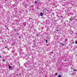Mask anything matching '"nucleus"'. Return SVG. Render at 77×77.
<instances>
[{
  "instance_id": "20e7f679",
  "label": "nucleus",
  "mask_w": 77,
  "mask_h": 77,
  "mask_svg": "<svg viewBox=\"0 0 77 77\" xmlns=\"http://www.w3.org/2000/svg\"><path fill=\"white\" fill-rule=\"evenodd\" d=\"M35 4H37L38 3L37 2L35 1Z\"/></svg>"
},
{
  "instance_id": "9d476101",
  "label": "nucleus",
  "mask_w": 77,
  "mask_h": 77,
  "mask_svg": "<svg viewBox=\"0 0 77 77\" xmlns=\"http://www.w3.org/2000/svg\"><path fill=\"white\" fill-rule=\"evenodd\" d=\"M74 71H76L77 70H76L75 69H74Z\"/></svg>"
},
{
  "instance_id": "f3484780",
  "label": "nucleus",
  "mask_w": 77,
  "mask_h": 77,
  "mask_svg": "<svg viewBox=\"0 0 77 77\" xmlns=\"http://www.w3.org/2000/svg\"><path fill=\"white\" fill-rule=\"evenodd\" d=\"M45 11V10H42V11Z\"/></svg>"
},
{
  "instance_id": "4468645a",
  "label": "nucleus",
  "mask_w": 77,
  "mask_h": 77,
  "mask_svg": "<svg viewBox=\"0 0 77 77\" xmlns=\"http://www.w3.org/2000/svg\"><path fill=\"white\" fill-rule=\"evenodd\" d=\"M0 58H2V56H0Z\"/></svg>"
},
{
  "instance_id": "aec40b11",
  "label": "nucleus",
  "mask_w": 77,
  "mask_h": 77,
  "mask_svg": "<svg viewBox=\"0 0 77 77\" xmlns=\"http://www.w3.org/2000/svg\"><path fill=\"white\" fill-rule=\"evenodd\" d=\"M63 44V45H64V44Z\"/></svg>"
},
{
  "instance_id": "f03ea898",
  "label": "nucleus",
  "mask_w": 77,
  "mask_h": 77,
  "mask_svg": "<svg viewBox=\"0 0 77 77\" xmlns=\"http://www.w3.org/2000/svg\"><path fill=\"white\" fill-rule=\"evenodd\" d=\"M9 68H10V69H11V68H12V67L10 66V65H9Z\"/></svg>"
},
{
  "instance_id": "7ed1b4c3",
  "label": "nucleus",
  "mask_w": 77,
  "mask_h": 77,
  "mask_svg": "<svg viewBox=\"0 0 77 77\" xmlns=\"http://www.w3.org/2000/svg\"><path fill=\"white\" fill-rule=\"evenodd\" d=\"M57 74H58V73H56L55 75V76H57Z\"/></svg>"
},
{
  "instance_id": "423d86ee",
  "label": "nucleus",
  "mask_w": 77,
  "mask_h": 77,
  "mask_svg": "<svg viewBox=\"0 0 77 77\" xmlns=\"http://www.w3.org/2000/svg\"><path fill=\"white\" fill-rule=\"evenodd\" d=\"M14 32H16V29H14Z\"/></svg>"
},
{
  "instance_id": "a211bd4d",
  "label": "nucleus",
  "mask_w": 77,
  "mask_h": 77,
  "mask_svg": "<svg viewBox=\"0 0 77 77\" xmlns=\"http://www.w3.org/2000/svg\"><path fill=\"white\" fill-rule=\"evenodd\" d=\"M21 38V37L20 36L19 37V38Z\"/></svg>"
},
{
  "instance_id": "9b49d317",
  "label": "nucleus",
  "mask_w": 77,
  "mask_h": 77,
  "mask_svg": "<svg viewBox=\"0 0 77 77\" xmlns=\"http://www.w3.org/2000/svg\"><path fill=\"white\" fill-rule=\"evenodd\" d=\"M45 10H47V11H48V9L47 8H45Z\"/></svg>"
},
{
  "instance_id": "2eb2a0df",
  "label": "nucleus",
  "mask_w": 77,
  "mask_h": 77,
  "mask_svg": "<svg viewBox=\"0 0 77 77\" xmlns=\"http://www.w3.org/2000/svg\"><path fill=\"white\" fill-rule=\"evenodd\" d=\"M2 42H4V41H2Z\"/></svg>"
},
{
  "instance_id": "a878e982",
  "label": "nucleus",
  "mask_w": 77,
  "mask_h": 77,
  "mask_svg": "<svg viewBox=\"0 0 77 77\" xmlns=\"http://www.w3.org/2000/svg\"><path fill=\"white\" fill-rule=\"evenodd\" d=\"M60 44H62V43H60Z\"/></svg>"
},
{
  "instance_id": "f257e3e1",
  "label": "nucleus",
  "mask_w": 77,
  "mask_h": 77,
  "mask_svg": "<svg viewBox=\"0 0 77 77\" xmlns=\"http://www.w3.org/2000/svg\"><path fill=\"white\" fill-rule=\"evenodd\" d=\"M43 13H41V14L40 15H41V16H43Z\"/></svg>"
},
{
  "instance_id": "cd10ccee",
  "label": "nucleus",
  "mask_w": 77,
  "mask_h": 77,
  "mask_svg": "<svg viewBox=\"0 0 77 77\" xmlns=\"http://www.w3.org/2000/svg\"><path fill=\"white\" fill-rule=\"evenodd\" d=\"M43 42V43H44V42Z\"/></svg>"
},
{
  "instance_id": "6ab92c4d",
  "label": "nucleus",
  "mask_w": 77,
  "mask_h": 77,
  "mask_svg": "<svg viewBox=\"0 0 77 77\" xmlns=\"http://www.w3.org/2000/svg\"><path fill=\"white\" fill-rule=\"evenodd\" d=\"M57 32H58V30L57 29Z\"/></svg>"
},
{
  "instance_id": "4be33fe9",
  "label": "nucleus",
  "mask_w": 77,
  "mask_h": 77,
  "mask_svg": "<svg viewBox=\"0 0 77 77\" xmlns=\"http://www.w3.org/2000/svg\"><path fill=\"white\" fill-rule=\"evenodd\" d=\"M47 46H48V45H47Z\"/></svg>"
},
{
  "instance_id": "ddd939ff",
  "label": "nucleus",
  "mask_w": 77,
  "mask_h": 77,
  "mask_svg": "<svg viewBox=\"0 0 77 77\" xmlns=\"http://www.w3.org/2000/svg\"><path fill=\"white\" fill-rule=\"evenodd\" d=\"M72 19H69L70 20H72Z\"/></svg>"
},
{
  "instance_id": "f8f14e48",
  "label": "nucleus",
  "mask_w": 77,
  "mask_h": 77,
  "mask_svg": "<svg viewBox=\"0 0 77 77\" xmlns=\"http://www.w3.org/2000/svg\"><path fill=\"white\" fill-rule=\"evenodd\" d=\"M42 12L43 13V14H44L45 12L44 11H42Z\"/></svg>"
},
{
  "instance_id": "0eeeda50",
  "label": "nucleus",
  "mask_w": 77,
  "mask_h": 77,
  "mask_svg": "<svg viewBox=\"0 0 77 77\" xmlns=\"http://www.w3.org/2000/svg\"><path fill=\"white\" fill-rule=\"evenodd\" d=\"M58 76L59 77H62V76H61L60 75H59Z\"/></svg>"
},
{
  "instance_id": "1a4fd4ad",
  "label": "nucleus",
  "mask_w": 77,
  "mask_h": 77,
  "mask_svg": "<svg viewBox=\"0 0 77 77\" xmlns=\"http://www.w3.org/2000/svg\"><path fill=\"white\" fill-rule=\"evenodd\" d=\"M2 61H3V62H5L4 60H3Z\"/></svg>"
},
{
  "instance_id": "39448f33",
  "label": "nucleus",
  "mask_w": 77,
  "mask_h": 77,
  "mask_svg": "<svg viewBox=\"0 0 77 77\" xmlns=\"http://www.w3.org/2000/svg\"><path fill=\"white\" fill-rule=\"evenodd\" d=\"M47 42H48V40H46V43H47Z\"/></svg>"
},
{
  "instance_id": "6e6552de",
  "label": "nucleus",
  "mask_w": 77,
  "mask_h": 77,
  "mask_svg": "<svg viewBox=\"0 0 77 77\" xmlns=\"http://www.w3.org/2000/svg\"><path fill=\"white\" fill-rule=\"evenodd\" d=\"M75 44H77V41H75Z\"/></svg>"
},
{
  "instance_id": "bb28decb",
  "label": "nucleus",
  "mask_w": 77,
  "mask_h": 77,
  "mask_svg": "<svg viewBox=\"0 0 77 77\" xmlns=\"http://www.w3.org/2000/svg\"><path fill=\"white\" fill-rule=\"evenodd\" d=\"M37 36H38V35H37Z\"/></svg>"
},
{
  "instance_id": "b1692460",
  "label": "nucleus",
  "mask_w": 77,
  "mask_h": 77,
  "mask_svg": "<svg viewBox=\"0 0 77 77\" xmlns=\"http://www.w3.org/2000/svg\"><path fill=\"white\" fill-rule=\"evenodd\" d=\"M61 17H63V16H61Z\"/></svg>"
},
{
  "instance_id": "c85d7f7f",
  "label": "nucleus",
  "mask_w": 77,
  "mask_h": 77,
  "mask_svg": "<svg viewBox=\"0 0 77 77\" xmlns=\"http://www.w3.org/2000/svg\"><path fill=\"white\" fill-rule=\"evenodd\" d=\"M67 22H68V21H67Z\"/></svg>"
},
{
  "instance_id": "393cba45",
  "label": "nucleus",
  "mask_w": 77,
  "mask_h": 77,
  "mask_svg": "<svg viewBox=\"0 0 77 77\" xmlns=\"http://www.w3.org/2000/svg\"><path fill=\"white\" fill-rule=\"evenodd\" d=\"M39 2H41V1H39Z\"/></svg>"
},
{
  "instance_id": "dca6fc26",
  "label": "nucleus",
  "mask_w": 77,
  "mask_h": 77,
  "mask_svg": "<svg viewBox=\"0 0 77 77\" xmlns=\"http://www.w3.org/2000/svg\"><path fill=\"white\" fill-rule=\"evenodd\" d=\"M5 48H7V47H5Z\"/></svg>"
},
{
  "instance_id": "5701e85b",
  "label": "nucleus",
  "mask_w": 77,
  "mask_h": 77,
  "mask_svg": "<svg viewBox=\"0 0 77 77\" xmlns=\"http://www.w3.org/2000/svg\"><path fill=\"white\" fill-rule=\"evenodd\" d=\"M17 75L18 76V74H17Z\"/></svg>"
},
{
  "instance_id": "412c9836",
  "label": "nucleus",
  "mask_w": 77,
  "mask_h": 77,
  "mask_svg": "<svg viewBox=\"0 0 77 77\" xmlns=\"http://www.w3.org/2000/svg\"><path fill=\"white\" fill-rule=\"evenodd\" d=\"M4 53H5V51L4 52Z\"/></svg>"
}]
</instances>
